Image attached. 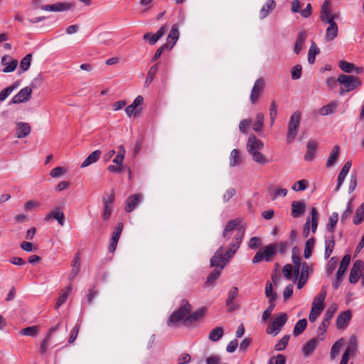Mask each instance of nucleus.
Returning <instances> with one entry per match:
<instances>
[{"label": "nucleus", "mask_w": 364, "mask_h": 364, "mask_svg": "<svg viewBox=\"0 0 364 364\" xmlns=\"http://www.w3.org/2000/svg\"><path fill=\"white\" fill-rule=\"evenodd\" d=\"M240 220L235 219L229 221L226 224L223 232V237L228 240L233 235V240L225 252H224L223 247L217 250L210 259L212 267H220L221 269H223L239 249L245 235V228L242 226H240Z\"/></svg>", "instance_id": "obj_1"}, {"label": "nucleus", "mask_w": 364, "mask_h": 364, "mask_svg": "<svg viewBox=\"0 0 364 364\" xmlns=\"http://www.w3.org/2000/svg\"><path fill=\"white\" fill-rule=\"evenodd\" d=\"M192 310L191 305L186 299H182L181 306L178 309L173 311L167 321V325L170 327H176L180 321L184 323H188L186 321V318L189 316Z\"/></svg>", "instance_id": "obj_2"}, {"label": "nucleus", "mask_w": 364, "mask_h": 364, "mask_svg": "<svg viewBox=\"0 0 364 364\" xmlns=\"http://www.w3.org/2000/svg\"><path fill=\"white\" fill-rule=\"evenodd\" d=\"M278 245L272 243L265 246L263 249L259 250L252 259L253 263H259L262 259L267 262L272 261L274 256L277 252Z\"/></svg>", "instance_id": "obj_3"}, {"label": "nucleus", "mask_w": 364, "mask_h": 364, "mask_svg": "<svg viewBox=\"0 0 364 364\" xmlns=\"http://www.w3.org/2000/svg\"><path fill=\"white\" fill-rule=\"evenodd\" d=\"M337 82L341 85L343 92L352 91L361 84L358 77L348 75H340L337 79Z\"/></svg>", "instance_id": "obj_4"}, {"label": "nucleus", "mask_w": 364, "mask_h": 364, "mask_svg": "<svg viewBox=\"0 0 364 364\" xmlns=\"http://www.w3.org/2000/svg\"><path fill=\"white\" fill-rule=\"evenodd\" d=\"M287 314L286 313H281L279 316L274 318L271 323L268 325L266 329L267 333L273 336H277L287 323Z\"/></svg>", "instance_id": "obj_5"}, {"label": "nucleus", "mask_w": 364, "mask_h": 364, "mask_svg": "<svg viewBox=\"0 0 364 364\" xmlns=\"http://www.w3.org/2000/svg\"><path fill=\"white\" fill-rule=\"evenodd\" d=\"M301 120V114L299 112H295L291 116L290 120L288 124V133L287 135V141L288 143H291L294 141L296 131L299 127Z\"/></svg>", "instance_id": "obj_6"}, {"label": "nucleus", "mask_w": 364, "mask_h": 364, "mask_svg": "<svg viewBox=\"0 0 364 364\" xmlns=\"http://www.w3.org/2000/svg\"><path fill=\"white\" fill-rule=\"evenodd\" d=\"M323 23H328L329 26L327 27L325 34V41L330 42L336 39L338 35V26L335 21L332 19L323 21Z\"/></svg>", "instance_id": "obj_7"}, {"label": "nucleus", "mask_w": 364, "mask_h": 364, "mask_svg": "<svg viewBox=\"0 0 364 364\" xmlns=\"http://www.w3.org/2000/svg\"><path fill=\"white\" fill-rule=\"evenodd\" d=\"M32 94V88L29 86L22 88L11 100V103L19 104L28 102Z\"/></svg>", "instance_id": "obj_8"}, {"label": "nucleus", "mask_w": 364, "mask_h": 364, "mask_svg": "<svg viewBox=\"0 0 364 364\" xmlns=\"http://www.w3.org/2000/svg\"><path fill=\"white\" fill-rule=\"evenodd\" d=\"M73 7V4L64 2V3H57L55 4H48V5H42L40 6V9L43 11H53V12H60L68 11Z\"/></svg>", "instance_id": "obj_9"}, {"label": "nucleus", "mask_w": 364, "mask_h": 364, "mask_svg": "<svg viewBox=\"0 0 364 364\" xmlns=\"http://www.w3.org/2000/svg\"><path fill=\"white\" fill-rule=\"evenodd\" d=\"M364 267V262L358 259L353 264V266L350 270L349 275V282L352 284H355L360 277V273L363 270Z\"/></svg>", "instance_id": "obj_10"}, {"label": "nucleus", "mask_w": 364, "mask_h": 364, "mask_svg": "<svg viewBox=\"0 0 364 364\" xmlns=\"http://www.w3.org/2000/svg\"><path fill=\"white\" fill-rule=\"evenodd\" d=\"M337 310V306L335 304H331L325 313V317L318 327V331L321 332H325L326 328L330 324V320L333 316L335 312Z\"/></svg>", "instance_id": "obj_11"}, {"label": "nucleus", "mask_w": 364, "mask_h": 364, "mask_svg": "<svg viewBox=\"0 0 364 364\" xmlns=\"http://www.w3.org/2000/svg\"><path fill=\"white\" fill-rule=\"evenodd\" d=\"M319 215L315 208H312L311 210V220L309 218L306 220L304 228L310 230V225H311V231L315 233L318 223Z\"/></svg>", "instance_id": "obj_12"}, {"label": "nucleus", "mask_w": 364, "mask_h": 364, "mask_svg": "<svg viewBox=\"0 0 364 364\" xmlns=\"http://www.w3.org/2000/svg\"><path fill=\"white\" fill-rule=\"evenodd\" d=\"M264 147L263 142L256 138L255 135H250L247 143V149L248 153L254 152V151H259Z\"/></svg>", "instance_id": "obj_13"}, {"label": "nucleus", "mask_w": 364, "mask_h": 364, "mask_svg": "<svg viewBox=\"0 0 364 364\" xmlns=\"http://www.w3.org/2000/svg\"><path fill=\"white\" fill-rule=\"evenodd\" d=\"M166 30L167 26L164 25L154 34L151 33H145L143 38L144 40L149 41L150 45H154L164 35Z\"/></svg>", "instance_id": "obj_14"}, {"label": "nucleus", "mask_w": 364, "mask_h": 364, "mask_svg": "<svg viewBox=\"0 0 364 364\" xmlns=\"http://www.w3.org/2000/svg\"><path fill=\"white\" fill-rule=\"evenodd\" d=\"M351 166H352L351 161H346L345 163V164L343 165V166L341 168V170L338 174V176L337 185L335 188L336 191H338L339 189L341 188V186L343 185L344 181L346 179L347 174L348 173V172L350 171Z\"/></svg>", "instance_id": "obj_15"}, {"label": "nucleus", "mask_w": 364, "mask_h": 364, "mask_svg": "<svg viewBox=\"0 0 364 364\" xmlns=\"http://www.w3.org/2000/svg\"><path fill=\"white\" fill-rule=\"evenodd\" d=\"M59 327V323L57 324L55 326L52 327L50 328L48 334L45 337V338L43 340L41 346H40V353L42 355H44L47 352V348L48 346L50 345V342L52 341L53 334L57 331V329Z\"/></svg>", "instance_id": "obj_16"}, {"label": "nucleus", "mask_w": 364, "mask_h": 364, "mask_svg": "<svg viewBox=\"0 0 364 364\" xmlns=\"http://www.w3.org/2000/svg\"><path fill=\"white\" fill-rule=\"evenodd\" d=\"M307 38V33L306 31L303 30L299 31V33L297 35L294 47V52L295 54L298 55L300 53L301 50L303 49L304 43Z\"/></svg>", "instance_id": "obj_17"}, {"label": "nucleus", "mask_w": 364, "mask_h": 364, "mask_svg": "<svg viewBox=\"0 0 364 364\" xmlns=\"http://www.w3.org/2000/svg\"><path fill=\"white\" fill-rule=\"evenodd\" d=\"M310 267L306 262H303L301 264V271L299 275L297 288L301 289L306 283L309 279Z\"/></svg>", "instance_id": "obj_18"}, {"label": "nucleus", "mask_w": 364, "mask_h": 364, "mask_svg": "<svg viewBox=\"0 0 364 364\" xmlns=\"http://www.w3.org/2000/svg\"><path fill=\"white\" fill-rule=\"evenodd\" d=\"M263 87L264 82L262 79H258L255 81L250 94V100L252 104L256 103V102L257 101L260 92L263 89Z\"/></svg>", "instance_id": "obj_19"}, {"label": "nucleus", "mask_w": 364, "mask_h": 364, "mask_svg": "<svg viewBox=\"0 0 364 364\" xmlns=\"http://www.w3.org/2000/svg\"><path fill=\"white\" fill-rule=\"evenodd\" d=\"M50 219L56 220L61 226L64 225L65 215L59 208H55L45 217V220L47 221Z\"/></svg>", "instance_id": "obj_20"}, {"label": "nucleus", "mask_w": 364, "mask_h": 364, "mask_svg": "<svg viewBox=\"0 0 364 364\" xmlns=\"http://www.w3.org/2000/svg\"><path fill=\"white\" fill-rule=\"evenodd\" d=\"M306 204L304 201H293L291 203V215L299 218L304 213Z\"/></svg>", "instance_id": "obj_21"}, {"label": "nucleus", "mask_w": 364, "mask_h": 364, "mask_svg": "<svg viewBox=\"0 0 364 364\" xmlns=\"http://www.w3.org/2000/svg\"><path fill=\"white\" fill-rule=\"evenodd\" d=\"M179 37V31L178 27L176 24L172 26L171 31L167 38V42L166 43H168V50L172 49V48L176 44Z\"/></svg>", "instance_id": "obj_22"}, {"label": "nucleus", "mask_w": 364, "mask_h": 364, "mask_svg": "<svg viewBox=\"0 0 364 364\" xmlns=\"http://www.w3.org/2000/svg\"><path fill=\"white\" fill-rule=\"evenodd\" d=\"M335 247V238L333 234L325 237V252L324 257L328 259L332 254Z\"/></svg>", "instance_id": "obj_23"}, {"label": "nucleus", "mask_w": 364, "mask_h": 364, "mask_svg": "<svg viewBox=\"0 0 364 364\" xmlns=\"http://www.w3.org/2000/svg\"><path fill=\"white\" fill-rule=\"evenodd\" d=\"M237 292L238 289L236 287H232L229 291L226 300V305L229 311H232L237 308V306L234 304V299L236 298Z\"/></svg>", "instance_id": "obj_24"}, {"label": "nucleus", "mask_w": 364, "mask_h": 364, "mask_svg": "<svg viewBox=\"0 0 364 364\" xmlns=\"http://www.w3.org/2000/svg\"><path fill=\"white\" fill-rule=\"evenodd\" d=\"M141 196L140 194H134L129 196L127 199L125 210L128 213L132 212L138 205Z\"/></svg>", "instance_id": "obj_25"}, {"label": "nucleus", "mask_w": 364, "mask_h": 364, "mask_svg": "<svg viewBox=\"0 0 364 364\" xmlns=\"http://www.w3.org/2000/svg\"><path fill=\"white\" fill-rule=\"evenodd\" d=\"M338 105V102L331 101L328 105L321 107L318 110V113L322 116L333 114L336 111Z\"/></svg>", "instance_id": "obj_26"}, {"label": "nucleus", "mask_w": 364, "mask_h": 364, "mask_svg": "<svg viewBox=\"0 0 364 364\" xmlns=\"http://www.w3.org/2000/svg\"><path fill=\"white\" fill-rule=\"evenodd\" d=\"M72 270L70 275V279L73 280L78 274L80 270V254H75L72 261Z\"/></svg>", "instance_id": "obj_27"}, {"label": "nucleus", "mask_w": 364, "mask_h": 364, "mask_svg": "<svg viewBox=\"0 0 364 364\" xmlns=\"http://www.w3.org/2000/svg\"><path fill=\"white\" fill-rule=\"evenodd\" d=\"M31 132V127L28 123L18 122L16 136L18 138L26 137Z\"/></svg>", "instance_id": "obj_28"}, {"label": "nucleus", "mask_w": 364, "mask_h": 364, "mask_svg": "<svg viewBox=\"0 0 364 364\" xmlns=\"http://www.w3.org/2000/svg\"><path fill=\"white\" fill-rule=\"evenodd\" d=\"M331 13V8L330 5V1L328 0H325L322 6L321 7L320 11V20L321 22L328 20V15Z\"/></svg>", "instance_id": "obj_29"}, {"label": "nucleus", "mask_w": 364, "mask_h": 364, "mask_svg": "<svg viewBox=\"0 0 364 364\" xmlns=\"http://www.w3.org/2000/svg\"><path fill=\"white\" fill-rule=\"evenodd\" d=\"M318 144L315 141H310L307 143V151L304 156V159L307 161H311L314 159Z\"/></svg>", "instance_id": "obj_30"}, {"label": "nucleus", "mask_w": 364, "mask_h": 364, "mask_svg": "<svg viewBox=\"0 0 364 364\" xmlns=\"http://www.w3.org/2000/svg\"><path fill=\"white\" fill-rule=\"evenodd\" d=\"M101 155V151L100 150H95L92 153H91L82 163L81 168H85L92 164H94L98 161Z\"/></svg>", "instance_id": "obj_31"}, {"label": "nucleus", "mask_w": 364, "mask_h": 364, "mask_svg": "<svg viewBox=\"0 0 364 364\" xmlns=\"http://www.w3.org/2000/svg\"><path fill=\"white\" fill-rule=\"evenodd\" d=\"M276 6V3L274 0H268L265 4L262 7L259 11V18H264L270 11H272Z\"/></svg>", "instance_id": "obj_32"}, {"label": "nucleus", "mask_w": 364, "mask_h": 364, "mask_svg": "<svg viewBox=\"0 0 364 364\" xmlns=\"http://www.w3.org/2000/svg\"><path fill=\"white\" fill-rule=\"evenodd\" d=\"M339 151H340L339 146L338 145L334 146V147L333 148L332 151H331L330 155L328 157V159L326 161V167L329 168V167L334 166V164L336 163L337 159L338 158Z\"/></svg>", "instance_id": "obj_33"}, {"label": "nucleus", "mask_w": 364, "mask_h": 364, "mask_svg": "<svg viewBox=\"0 0 364 364\" xmlns=\"http://www.w3.org/2000/svg\"><path fill=\"white\" fill-rule=\"evenodd\" d=\"M326 294L325 288H322L319 294L314 298L312 306L321 308V309L323 310L324 309L323 301L326 299Z\"/></svg>", "instance_id": "obj_34"}, {"label": "nucleus", "mask_w": 364, "mask_h": 364, "mask_svg": "<svg viewBox=\"0 0 364 364\" xmlns=\"http://www.w3.org/2000/svg\"><path fill=\"white\" fill-rule=\"evenodd\" d=\"M350 261V255H346L341 259L338 270L337 271L336 276L343 277L344 276L349 263Z\"/></svg>", "instance_id": "obj_35"}, {"label": "nucleus", "mask_w": 364, "mask_h": 364, "mask_svg": "<svg viewBox=\"0 0 364 364\" xmlns=\"http://www.w3.org/2000/svg\"><path fill=\"white\" fill-rule=\"evenodd\" d=\"M351 313L350 311H346L341 314L336 319V326L338 328H342L345 326L346 323L350 319Z\"/></svg>", "instance_id": "obj_36"}, {"label": "nucleus", "mask_w": 364, "mask_h": 364, "mask_svg": "<svg viewBox=\"0 0 364 364\" xmlns=\"http://www.w3.org/2000/svg\"><path fill=\"white\" fill-rule=\"evenodd\" d=\"M229 160L230 166L234 167L239 166L242 162L240 151L237 149H233L230 154Z\"/></svg>", "instance_id": "obj_37"}, {"label": "nucleus", "mask_w": 364, "mask_h": 364, "mask_svg": "<svg viewBox=\"0 0 364 364\" xmlns=\"http://www.w3.org/2000/svg\"><path fill=\"white\" fill-rule=\"evenodd\" d=\"M317 345V340L312 338L308 341L302 348L303 353L305 356L311 355L316 349Z\"/></svg>", "instance_id": "obj_38"}, {"label": "nucleus", "mask_w": 364, "mask_h": 364, "mask_svg": "<svg viewBox=\"0 0 364 364\" xmlns=\"http://www.w3.org/2000/svg\"><path fill=\"white\" fill-rule=\"evenodd\" d=\"M320 52V49L316 44L312 41L308 52V61L310 64H314L316 60V55Z\"/></svg>", "instance_id": "obj_39"}, {"label": "nucleus", "mask_w": 364, "mask_h": 364, "mask_svg": "<svg viewBox=\"0 0 364 364\" xmlns=\"http://www.w3.org/2000/svg\"><path fill=\"white\" fill-rule=\"evenodd\" d=\"M307 326V320L306 318L301 319L298 321V322L296 323L294 330H293V334L295 337L299 336L301 334L304 330L306 328Z\"/></svg>", "instance_id": "obj_40"}, {"label": "nucleus", "mask_w": 364, "mask_h": 364, "mask_svg": "<svg viewBox=\"0 0 364 364\" xmlns=\"http://www.w3.org/2000/svg\"><path fill=\"white\" fill-rule=\"evenodd\" d=\"M205 309L204 307H202L198 310L193 312L192 314L190 313L189 316L186 318V321L191 323L193 321H197L200 318H202L205 316Z\"/></svg>", "instance_id": "obj_41"}, {"label": "nucleus", "mask_w": 364, "mask_h": 364, "mask_svg": "<svg viewBox=\"0 0 364 364\" xmlns=\"http://www.w3.org/2000/svg\"><path fill=\"white\" fill-rule=\"evenodd\" d=\"M223 328L222 327H216L210 331L208 338L213 342L219 341L223 336Z\"/></svg>", "instance_id": "obj_42"}, {"label": "nucleus", "mask_w": 364, "mask_h": 364, "mask_svg": "<svg viewBox=\"0 0 364 364\" xmlns=\"http://www.w3.org/2000/svg\"><path fill=\"white\" fill-rule=\"evenodd\" d=\"M249 154L252 156L253 161L260 165H264L269 162L267 157L259 151H254V152Z\"/></svg>", "instance_id": "obj_43"}, {"label": "nucleus", "mask_w": 364, "mask_h": 364, "mask_svg": "<svg viewBox=\"0 0 364 364\" xmlns=\"http://www.w3.org/2000/svg\"><path fill=\"white\" fill-rule=\"evenodd\" d=\"M71 290H72L71 285H69L64 289L63 294L60 296V297L58 298V299L56 302V305H55L56 309H58L61 305H63L65 302Z\"/></svg>", "instance_id": "obj_44"}, {"label": "nucleus", "mask_w": 364, "mask_h": 364, "mask_svg": "<svg viewBox=\"0 0 364 364\" xmlns=\"http://www.w3.org/2000/svg\"><path fill=\"white\" fill-rule=\"evenodd\" d=\"M364 220V203H363L356 210L355 215L353 217V223L358 225Z\"/></svg>", "instance_id": "obj_45"}, {"label": "nucleus", "mask_w": 364, "mask_h": 364, "mask_svg": "<svg viewBox=\"0 0 364 364\" xmlns=\"http://www.w3.org/2000/svg\"><path fill=\"white\" fill-rule=\"evenodd\" d=\"M315 242L314 237H311L306 241L304 252V255L306 259H309L311 256V252L314 247Z\"/></svg>", "instance_id": "obj_46"}, {"label": "nucleus", "mask_w": 364, "mask_h": 364, "mask_svg": "<svg viewBox=\"0 0 364 364\" xmlns=\"http://www.w3.org/2000/svg\"><path fill=\"white\" fill-rule=\"evenodd\" d=\"M338 220V214L333 213L329 218L328 223L327 224L326 229L331 234H333L335 230V226Z\"/></svg>", "instance_id": "obj_47"}, {"label": "nucleus", "mask_w": 364, "mask_h": 364, "mask_svg": "<svg viewBox=\"0 0 364 364\" xmlns=\"http://www.w3.org/2000/svg\"><path fill=\"white\" fill-rule=\"evenodd\" d=\"M39 332V328L38 326H28L21 329L19 333L23 336H35Z\"/></svg>", "instance_id": "obj_48"}, {"label": "nucleus", "mask_w": 364, "mask_h": 364, "mask_svg": "<svg viewBox=\"0 0 364 364\" xmlns=\"http://www.w3.org/2000/svg\"><path fill=\"white\" fill-rule=\"evenodd\" d=\"M264 115L262 113H257L255 117V122L252 125V128L255 132H260L264 124Z\"/></svg>", "instance_id": "obj_49"}, {"label": "nucleus", "mask_w": 364, "mask_h": 364, "mask_svg": "<svg viewBox=\"0 0 364 364\" xmlns=\"http://www.w3.org/2000/svg\"><path fill=\"white\" fill-rule=\"evenodd\" d=\"M309 186V181L306 179L297 181L294 183L291 188L294 191H302L307 188Z\"/></svg>", "instance_id": "obj_50"}, {"label": "nucleus", "mask_w": 364, "mask_h": 364, "mask_svg": "<svg viewBox=\"0 0 364 364\" xmlns=\"http://www.w3.org/2000/svg\"><path fill=\"white\" fill-rule=\"evenodd\" d=\"M274 296H272L269 301V305L268 308L262 314V318L263 321H267V319L269 318V317L271 316V313L275 307V304H274Z\"/></svg>", "instance_id": "obj_51"}, {"label": "nucleus", "mask_w": 364, "mask_h": 364, "mask_svg": "<svg viewBox=\"0 0 364 364\" xmlns=\"http://www.w3.org/2000/svg\"><path fill=\"white\" fill-rule=\"evenodd\" d=\"M219 267L221 268L220 267ZM221 269H214L208 277L207 281L205 282V285H207V286L213 285L214 282L219 277V276L221 273Z\"/></svg>", "instance_id": "obj_52"}, {"label": "nucleus", "mask_w": 364, "mask_h": 364, "mask_svg": "<svg viewBox=\"0 0 364 364\" xmlns=\"http://www.w3.org/2000/svg\"><path fill=\"white\" fill-rule=\"evenodd\" d=\"M290 336L289 335H285L275 345L274 349L277 351L283 350L286 348V347L288 345V342L289 341Z\"/></svg>", "instance_id": "obj_53"}, {"label": "nucleus", "mask_w": 364, "mask_h": 364, "mask_svg": "<svg viewBox=\"0 0 364 364\" xmlns=\"http://www.w3.org/2000/svg\"><path fill=\"white\" fill-rule=\"evenodd\" d=\"M31 58L32 55L28 53L21 60L20 68L21 69L22 72H25L28 70L31 65Z\"/></svg>", "instance_id": "obj_54"}, {"label": "nucleus", "mask_w": 364, "mask_h": 364, "mask_svg": "<svg viewBox=\"0 0 364 364\" xmlns=\"http://www.w3.org/2000/svg\"><path fill=\"white\" fill-rule=\"evenodd\" d=\"M158 70V65H154L149 70L147 78L145 80V85L149 86L153 81L155 74Z\"/></svg>", "instance_id": "obj_55"}, {"label": "nucleus", "mask_w": 364, "mask_h": 364, "mask_svg": "<svg viewBox=\"0 0 364 364\" xmlns=\"http://www.w3.org/2000/svg\"><path fill=\"white\" fill-rule=\"evenodd\" d=\"M338 264V259L336 257H331L328 262L326 267V273L328 275L332 274L333 271L336 269Z\"/></svg>", "instance_id": "obj_56"}, {"label": "nucleus", "mask_w": 364, "mask_h": 364, "mask_svg": "<svg viewBox=\"0 0 364 364\" xmlns=\"http://www.w3.org/2000/svg\"><path fill=\"white\" fill-rule=\"evenodd\" d=\"M339 68L345 73H350L355 69V65L343 60L339 62Z\"/></svg>", "instance_id": "obj_57"}, {"label": "nucleus", "mask_w": 364, "mask_h": 364, "mask_svg": "<svg viewBox=\"0 0 364 364\" xmlns=\"http://www.w3.org/2000/svg\"><path fill=\"white\" fill-rule=\"evenodd\" d=\"M119 237L120 235L113 232L110 244L109 245V251L110 252H114L115 251Z\"/></svg>", "instance_id": "obj_58"}, {"label": "nucleus", "mask_w": 364, "mask_h": 364, "mask_svg": "<svg viewBox=\"0 0 364 364\" xmlns=\"http://www.w3.org/2000/svg\"><path fill=\"white\" fill-rule=\"evenodd\" d=\"M282 273L287 279L293 280V267L291 264H285L283 267Z\"/></svg>", "instance_id": "obj_59"}, {"label": "nucleus", "mask_w": 364, "mask_h": 364, "mask_svg": "<svg viewBox=\"0 0 364 364\" xmlns=\"http://www.w3.org/2000/svg\"><path fill=\"white\" fill-rule=\"evenodd\" d=\"M114 201V191H111L110 194L105 193L102 196L103 205H111Z\"/></svg>", "instance_id": "obj_60"}, {"label": "nucleus", "mask_w": 364, "mask_h": 364, "mask_svg": "<svg viewBox=\"0 0 364 364\" xmlns=\"http://www.w3.org/2000/svg\"><path fill=\"white\" fill-rule=\"evenodd\" d=\"M292 262L294 266L301 265V257L299 254V250L296 247H293L292 249V256H291Z\"/></svg>", "instance_id": "obj_61"}, {"label": "nucleus", "mask_w": 364, "mask_h": 364, "mask_svg": "<svg viewBox=\"0 0 364 364\" xmlns=\"http://www.w3.org/2000/svg\"><path fill=\"white\" fill-rule=\"evenodd\" d=\"M302 67L301 65H294L291 70V76L293 80H298L301 75Z\"/></svg>", "instance_id": "obj_62"}, {"label": "nucleus", "mask_w": 364, "mask_h": 364, "mask_svg": "<svg viewBox=\"0 0 364 364\" xmlns=\"http://www.w3.org/2000/svg\"><path fill=\"white\" fill-rule=\"evenodd\" d=\"M343 345V340L337 341L332 346L331 350V356L333 359L338 355L340 351V349Z\"/></svg>", "instance_id": "obj_63"}, {"label": "nucleus", "mask_w": 364, "mask_h": 364, "mask_svg": "<svg viewBox=\"0 0 364 364\" xmlns=\"http://www.w3.org/2000/svg\"><path fill=\"white\" fill-rule=\"evenodd\" d=\"M286 363V358L284 355L282 354H278L276 356L271 358L267 364H285Z\"/></svg>", "instance_id": "obj_64"}]
</instances>
